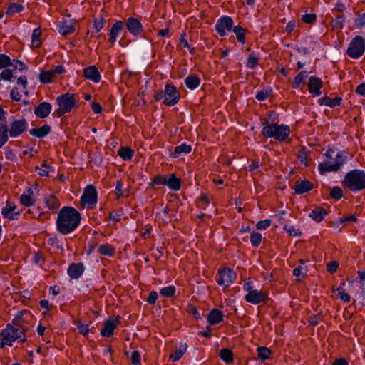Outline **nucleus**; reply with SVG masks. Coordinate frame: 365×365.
<instances>
[{
    "label": "nucleus",
    "mask_w": 365,
    "mask_h": 365,
    "mask_svg": "<svg viewBox=\"0 0 365 365\" xmlns=\"http://www.w3.org/2000/svg\"><path fill=\"white\" fill-rule=\"evenodd\" d=\"M81 213L71 206H64L58 212L56 219V229L61 235L73 232L80 225Z\"/></svg>",
    "instance_id": "obj_1"
},
{
    "label": "nucleus",
    "mask_w": 365,
    "mask_h": 365,
    "mask_svg": "<svg viewBox=\"0 0 365 365\" xmlns=\"http://www.w3.org/2000/svg\"><path fill=\"white\" fill-rule=\"evenodd\" d=\"M347 153L344 150L335 152L328 148L324 153V160L319 163L318 169L320 174L324 175L329 172H336L346 163Z\"/></svg>",
    "instance_id": "obj_2"
},
{
    "label": "nucleus",
    "mask_w": 365,
    "mask_h": 365,
    "mask_svg": "<svg viewBox=\"0 0 365 365\" xmlns=\"http://www.w3.org/2000/svg\"><path fill=\"white\" fill-rule=\"evenodd\" d=\"M289 126L285 124L272 123L264 125L262 134L266 138H272L277 141H284L290 135Z\"/></svg>",
    "instance_id": "obj_3"
},
{
    "label": "nucleus",
    "mask_w": 365,
    "mask_h": 365,
    "mask_svg": "<svg viewBox=\"0 0 365 365\" xmlns=\"http://www.w3.org/2000/svg\"><path fill=\"white\" fill-rule=\"evenodd\" d=\"M344 182L353 192L365 189V172L360 170H353L346 175Z\"/></svg>",
    "instance_id": "obj_4"
},
{
    "label": "nucleus",
    "mask_w": 365,
    "mask_h": 365,
    "mask_svg": "<svg viewBox=\"0 0 365 365\" xmlns=\"http://www.w3.org/2000/svg\"><path fill=\"white\" fill-rule=\"evenodd\" d=\"M151 185L155 187L157 185H163L170 190L176 192L180 190L182 186V180L176 176L175 173H170L168 175H157L151 180Z\"/></svg>",
    "instance_id": "obj_5"
},
{
    "label": "nucleus",
    "mask_w": 365,
    "mask_h": 365,
    "mask_svg": "<svg viewBox=\"0 0 365 365\" xmlns=\"http://www.w3.org/2000/svg\"><path fill=\"white\" fill-rule=\"evenodd\" d=\"M56 101L58 106L56 113L59 118L63 117L65 114L70 113L74 108L78 106L75 96L68 92L57 96Z\"/></svg>",
    "instance_id": "obj_6"
},
{
    "label": "nucleus",
    "mask_w": 365,
    "mask_h": 365,
    "mask_svg": "<svg viewBox=\"0 0 365 365\" xmlns=\"http://www.w3.org/2000/svg\"><path fill=\"white\" fill-rule=\"evenodd\" d=\"M155 98L157 101L163 99V103L169 106L176 104L180 98L176 87L173 84H167L164 91L155 93Z\"/></svg>",
    "instance_id": "obj_7"
},
{
    "label": "nucleus",
    "mask_w": 365,
    "mask_h": 365,
    "mask_svg": "<svg viewBox=\"0 0 365 365\" xmlns=\"http://www.w3.org/2000/svg\"><path fill=\"white\" fill-rule=\"evenodd\" d=\"M11 119H12V120L8 125V131L11 138H19L27 131L29 123L24 117L16 119V117L13 115Z\"/></svg>",
    "instance_id": "obj_8"
},
{
    "label": "nucleus",
    "mask_w": 365,
    "mask_h": 365,
    "mask_svg": "<svg viewBox=\"0 0 365 365\" xmlns=\"http://www.w3.org/2000/svg\"><path fill=\"white\" fill-rule=\"evenodd\" d=\"M365 51V43L361 36H356L350 43L347 54L352 58H359Z\"/></svg>",
    "instance_id": "obj_9"
},
{
    "label": "nucleus",
    "mask_w": 365,
    "mask_h": 365,
    "mask_svg": "<svg viewBox=\"0 0 365 365\" xmlns=\"http://www.w3.org/2000/svg\"><path fill=\"white\" fill-rule=\"evenodd\" d=\"M218 277L216 279L218 285L228 287L235 280L237 275L236 273L230 268H224L217 272Z\"/></svg>",
    "instance_id": "obj_10"
},
{
    "label": "nucleus",
    "mask_w": 365,
    "mask_h": 365,
    "mask_svg": "<svg viewBox=\"0 0 365 365\" xmlns=\"http://www.w3.org/2000/svg\"><path fill=\"white\" fill-rule=\"evenodd\" d=\"M233 24V20L230 16H222L217 21L215 28L218 35L223 37L232 30Z\"/></svg>",
    "instance_id": "obj_11"
},
{
    "label": "nucleus",
    "mask_w": 365,
    "mask_h": 365,
    "mask_svg": "<svg viewBox=\"0 0 365 365\" xmlns=\"http://www.w3.org/2000/svg\"><path fill=\"white\" fill-rule=\"evenodd\" d=\"M5 329H7L10 334V341L13 344V342L18 341L19 343H24L26 341L25 336L26 330L23 328L16 327L11 323H8L6 325Z\"/></svg>",
    "instance_id": "obj_12"
},
{
    "label": "nucleus",
    "mask_w": 365,
    "mask_h": 365,
    "mask_svg": "<svg viewBox=\"0 0 365 365\" xmlns=\"http://www.w3.org/2000/svg\"><path fill=\"white\" fill-rule=\"evenodd\" d=\"M81 202L85 205L93 206L97 204L98 192L96 187L93 185H88L84 190L81 197Z\"/></svg>",
    "instance_id": "obj_13"
},
{
    "label": "nucleus",
    "mask_w": 365,
    "mask_h": 365,
    "mask_svg": "<svg viewBox=\"0 0 365 365\" xmlns=\"http://www.w3.org/2000/svg\"><path fill=\"white\" fill-rule=\"evenodd\" d=\"M120 316L110 317L104 321L103 327L101 330V335L103 337H111L115 328L120 324Z\"/></svg>",
    "instance_id": "obj_14"
},
{
    "label": "nucleus",
    "mask_w": 365,
    "mask_h": 365,
    "mask_svg": "<svg viewBox=\"0 0 365 365\" xmlns=\"http://www.w3.org/2000/svg\"><path fill=\"white\" fill-rule=\"evenodd\" d=\"M246 302L253 304H258L262 302H264L268 299L267 294L262 290H252L245 296Z\"/></svg>",
    "instance_id": "obj_15"
},
{
    "label": "nucleus",
    "mask_w": 365,
    "mask_h": 365,
    "mask_svg": "<svg viewBox=\"0 0 365 365\" xmlns=\"http://www.w3.org/2000/svg\"><path fill=\"white\" fill-rule=\"evenodd\" d=\"M16 206L14 203H11L9 200L6 201V206L2 208L1 214L4 218L9 220H16L18 216L21 215V211H16Z\"/></svg>",
    "instance_id": "obj_16"
},
{
    "label": "nucleus",
    "mask_w": 365,
    "mask_h": 365,
    "mask_svg": "<svg viewBox=\"0 0 365 365\" xmlns=\"http://www.w3.org/2000/svg\"><path fill=\"white\" fill-rule=\"evenodd\" d=\"M125 25L128 32L133 36H138L143 31V25L137 18L129 17Z\"/></svg>",
    "instance_id": "obj_17"
},
{
    "label": "nucleus",
    "mask_w": 365,
    "mask_h": 365,
    "mask_svg": "<svg viewBox=\"0 0 365 365\" xmlns=\"http://www.w3.org/2000/svg\"><path fill=\"white\" fill-rule=\"evenodd\" d=\"M85 271V266L82 262L71 263L67 269V274L71 279H78Z\"/></svg>",
    "instance_id": "obj_18"
},
{
    "label": "nucleus",
    "mask_w": 365,
    "mask_h": 365,
    "mask_svg": "<svg viewBox=\"0 0 365 365\" xmlns=\"http://www.w3.org/2000/svg\"><path fill=\"white\" fill-rule=\"evenodd\" d=\"M124 24L121 20H116L112 25L108 32L109 39L108 41L113 46L117 41L118 36L123 31Z\"/></svg>",
    "instance_id": "obj_19"
},
{
    "label": "nucleus",
    "mask_w": 365,
    "mask_h": 365,
    "mask_svg": "<svg viewBox=\"0 0 365 365\" xmlns=\"http://www.w3.org/2000/svg\"><path fill=\"white\" fill-rule=\"evenodd\" d=\"M52 111V105L46 101L41 102L34 108V115L39 118H47Z\"/></svg>",
    "instance_id": "obj_20"
},
{
    "label": "nucleus",
    "mask_w": 365,
    "mask_h": 365,
    "mask_svg": "<svg viewBox=\"0 0 365 365\" xmlns=\"http://www.w3.org/2000/svg\"><path fill=\"white\" fill-rule=\"evenodd\" d=\"M322 86V81L321 78L315 76H311L309 78L308 88L309 93L313 96H319L322 94L321 88Z\"/></svg>",
    "instance_id": "obj_21"
},
{
    "label": "nucleus",
    "mask_w": 365,
    "mask_h": 365,
    "mask_svg": "<svg viewBox=\"0 0 365 365\" xmlns=\"http://www.w3.org/2000/svg\"><path fill=\"white\" fill-rule=\"evenodd\" d=\"M83 76L88 80L94 83H98L101 79V75L96 66H89L83 69Z\"/></svg>",
    "instance_id": "obj_22"
},
{
    "label": "nucleus",
    "mask_w": 365,
    "mask_h": 365,
    "mask_svg": "<svg viewBox=\"0 0 365 365\" xmlns=\"http://www.w3.org/2000/svg\"><path fill=\"white\" fill-rule=\"evenodd\" d=\"M51 132V128L48 124H43L40 128H34L29 130V134L33 137L42 139Z\"/></svg>",
    "instance_id": "obj_23"
},
{
    "label": "nucleus",
    "mask_w": 365,
    "mask_h": 365,
    "mask_svg": "<svg viewBox=\"0 0 365 365\" xmlns=\"http://www.w3.org/2000/svg\"><path fill=\"white\" fill-rule=\"evenodd\" d=\"M58 31L63 36H67L74 32V25L71 20L63 19L58 24Z\"/></svg>",
    "instance_id": "obj_24"
},
{
    "label": "nucleus",
    "mask_w": 365,
    "mask_h": 365,
    "mask_svg": "<svg viewBox=\"0 0 365 365\" xmlns=\"http://www.w3.org/2000/svg\"><path fill=\"white\" fill-rule=\"evenodd\" d=\"M313 188V184L309 180H300L295 182L294 189L297 194L308 192Z\"/></svg>",
    "instance_id": "obj_25"
},
{
    "label": "nucleus",
    "mask_w": 365,
    "mask_h": 365,
    "mask_svg": "<svg viewBox=\"0 0 365 365\" xmlns=\"http://www.w3.org/2000/svg\"><path fill=\"white\" fill-rule=\"evenodd\" d=\"M223 318V313L217 309H214L209 312L207 317V322L211 325H215L222 322Z\"/></svg>",
    "instance_id": "obj_26"
},
{
    "label": "nucleus",
    "mask_w": 365,
    "mask_h": 365,
    "mask_svg": "<svg viewBox=\"0 0 365 365\" xmlns=\"http://www.w3.org/2000/svg\"><path fill=\"white\" fill-rule=\"evenodd\" d=\"M327 215V212L325 209L317 207L310 212L309 216L317 222H320L325 218Z\"/></svg>",
    "instance_id": "obj_27"
},
{
    "label": "nucleus",
    "mask_w": 365,
    "mask_h": 365,
    "mask_svg": "<svg viewBox=\"0 0 365 365\" xmlns=\"http://www.w3.org/2000/svg\"><path fill=\"white\" fill-rule=\"evenodd\" d=\"M201 80L197 75L191 74L187 76L185 79L186 86L190 89L194 90L197 88L200 84Z\"/></svg>",
    "instance_id": "obj_28"
},
{
    "label": "nucleus",
    "mask_w": 365,
    "mask_h": 365,
    "mask_svg": "<svg viewBox=\"0 0 365 365\" xmlns=\"http://www.w3.org/2000/svg\"><path fill=\"white\" fill-rule=\"evenodd\" d=\"M10 135L8 131V125L6 123H0V148L9 140Z\"/></svg>",
    "instance_id": "obj_29"
},
{
    "label": "nucleus",
    "mask_w": 365,
    "mask_h": 365,
    "mask_svg": "<svg viewBox=\"0 0 365 365\" xmlns=\"http://www.w3.org/2000/svg\"><path fill=\"white\" fill-rule=\"evenodd\" d=\"M98 252L102 255L110 257L115 255V250L112 245L106 243L98 247Z\"/></svg>",
    "instance_id": "obj_30"
},
{
    "label": "nucleus",
    "mask_w": 365,
    "mask_h": 365,
    "mask_svg": "<svg viewBox=\"0 0 365 365\" xmlns=\"http://www.w3.org/2000/svg\"><path fill=\"white\" fill-rule=\"evenodd\" d=\"M341 100L342 99L340 97L331 98L330 97L326 96L320 100L319 104L334 108L339 106L341 103Z\"/></svg>",
    "instance_id": "obj_31"
},
{
    "label": "nucleus",
    "mask_w": 365,
    "mask_h": 365,
    "mask_svg": "<svg viewBox=\"0 0 365 365\" xmlns=\"http://www.w3.org/2000/svg\"><path fill=\"white\" fill-rule=\"evenodd\" d=\"M24 6L17 2L10 3L6 9V14L7 16H12L24 11Z\"/></svg>",
    "instance_id": "obj_32"
},
{
    "label": "nucleus",
    "mask_w": 365,
    "mask_h": 365,
    "mask_svg": "<svg viewBox=\"0 0 365 365\" xmlns=\"http://www.w3.org/2000/svg\"><path fill=\"white\" fill-rule=\"evenodd\" d=\"M16 77V76L14 74V70H11L8 67L4 68L3 71L0 73V82L2 81L13 82Z\"/></svg>",
    "instance_id": "obj_33"
},
{
    "label": "nucleus",
    "mask_w": 365,
    "mask_h": 365,
    "mask_svg": "<svg viewBox=\"0 0 365 365\" xmlns=\"http://www.w3.org/2000/svg\"><path fill=\"white\" fill-rule=\"evenodd\" d=\"M232 31L235 34L237 41L242 44H245L246 43L245 34H247V30L238 25L234 26Z\"/></svg>",
    "instance_id": "obj_34"
},
{
    "label": "nucleus",
    "mask_w": 365,
    "mask_h": 365,
    "mask_svg": "<svg viewBox=\"0 0 365 365\" xmlns=\"http://www.w3.org/2000/svg\"><path fill=\"white\" fill-rule=\"evenodd\" d=\"M134 151L129 147H121L118 150V155L125 161H129L132 159Z\"/></svg>",
    "instance_id": "obj_35"
},
{
    "label": "nucleus",
    "mask_w": 365,
    "mask_h": 365,
    "mask_svg": "<svg viewBox=\"0 0 365 365\" xmlns=\"http://www.w3.org/2000/svg\"><path fill=\"white\" fill-rule=\"evenodd\" d=\"M29 312L26 310H21L16 312L13 320L12 324L16 327L23 328V324L25 322L23 317L24 314H29Z\"/></svg>",
    "instance_id": "obj_36"
},
{
    "label": "nucleus",
    "mask_w": 365,
    "mask_h": 365,
    "mask_svg": "<svg viewBox=\"0 0 365 365\" xmlns=\"http://www.w3.org/2000/svg\"><path fill=\"white\" fill-rule=\"evenodd\" d=\"M10 334L7 329H3L0 333V348L3 349L6 345L12 346L13 344L11 343Z\"/></svg>",
    "instance_id": "obj_37"
},
{
    "label": "nucleus",
    "mask_w": 365,
    "mask_h": 365,
    "mask_svg": "<svg viewBox=\"0 0 365 365\" xmlns=\"http://www.w3.org/2000/svg\"><path fill=\"white\" fill-rule=\"evenodd\" d=\"M307 77V73L305 71L299 72L294 78L292 82L293 88H298L300 85L304 83L305 79Z\"/></svg>",
    "instance_id": "obj_38"
},
{
    "label": "nucleus",
    "mask_w": 365,
    "mask_h": 365,
    "mask_svg": "<svg viewBox=\"0 0 365 365\" xmlns=\"http://www.w3.org/2000/svg\"><path fill=\"white\" fill-rule=\"evenodd\" d=\"M41 35V27L38 26L33 30L31 34V43L35 46V47L38 48L41 45V41L40 39Z\"/></svg>",
    "instance_id": "obj_39"
},
{
    "label": "nucleus",
    "mask_w": 365,
    "mask_h": 365,
    "mask_svg": "<svg viewBox=\"0 0 365 365\" xmlns=\"http://www.w3.org/2000/svg\"><path fill=\"white\" fill-rule=\"evenodd\" d=\"M219 356L221 360L225 363H230L233 361V353L229 349H222L220 350Z\"/></svg>",
    "instance_id": "obj_40"
},
{
    "label": "nucleus",
    "mask_w": 365,
    "mask_h": 365,
    "mask_svg": "<svg viewBox=\"0 0 365 365\" xmlns=\"http://www.w3.org/2000/svg\"><path fill=\"white\" fill-rule=\"evenodd\" d=\"M106 24V19L101 15L98 17L93 19V29L96 33H99L101 30L105 26Z\"/></svg>",
    "instance_id": "obj_41"
},
{
    "label": "nucleus",
    "mask_w": 365,
    "mask_h": 365,
    "mask_svg": "<svg viewBox=\"0 0 365 365\" xmlns=\"http://www.w3.org/2000/svg\"><path fill=\"white\" fill-rule=\"evenodd\" d=\"M53 73L50 71L41 70L38 75V80L42 83H50L52 82Z\"/></svg>",
    "instance_id": "obj_42"
},
{
    "label": "nucleus",
    "mask_w": 365,
    "mask_h": 365,
    "mask_svg": "<svg viewBox=\"0 0 365 365\" xmlns=\"http://www.w3.org/2000/svg\"><path fill=\"white\" fill-rule=\"evenodd\" d=\"M182 345L180 344L179 348L169 356V361L171 362L170 365H175V363L178 361L182 358Z\"/></svg>",
    "instance_id": "obj_43"
},
{
    "label": "nucleus",
    "mask_w": 365,
    "mask_h": 365,
    "mask_svg": "<svg viewBox=\"0 0 365 365\" xmlns=\"http://www.w3.org/2000/svg\"><path fill=\"white\" fill-rule=\"evenodd\" d=\"M257 356L259 359L265 361L269 359L271 351L266 346H260L257 349Z\"/></svg>",
    "instance_id": "obj_44"
},
{
    "label": "nucleus",
    "mask_w": 365,
    "mask_h": 365,
    "mask_svg": "<svg viewBox=\"0 0 365 365\" xmlns=\"http://www.w3.org/2000/svg\"><path fill=\"white\" fill-rule=\"evenodd\" d=\"M45 203L47 207L53 211L60 207V202L53 195L51 196L50 198L46 199Z\"/></svg>",
    "instance_id": "obj_45"
},
{
    "label": "nucleus",
    "mask_w": 365,
    "mask_h": 365,
    "mask_svg": "<svg viewBox=\"0 0 365 365\" xmlns=\"http://www.w3.org/2000/svg\"><path fill=\"white\" fill-rule=\"evenodd\" d=\"M20 202L25 207H31L34 205L36 200L33 197H30L26 194H21L20 196Z\"/></svg>",
    "instance_id": "obj_46"
},
{
    "label": "nucleus",
    "mask_w": 365,
    "mask_h": 365,
    "mask_svg": "<svg viewBox=\"0 0 365 365\" xmlns=\"http://www.w3.org/2000/svg\"><path fill=\"white\" fill-rule=\"evenodd\" d=\"M262 236L261 233L253 231L250 234V242L253 247H258L262 242Z\"/></svg>",
    "instance_id": "obj_47"
},
{
    "label": "nucleus",
    "mask_w": 365,
    "mask_h": 365,
    "mask_svg": "<svg viewBox=\"0 0 365 365\" xmlns=\"http://www.w3.org/2000/svg\"><path fill=\"white\" fill-rule=\"evenodd\" d=\"M76 327L78 332L83 336H87L91 331L88 324H84L81 321L76 322Z\"/></svg>",
    "instance_id": "obj_48"
},
{
    "label": "nucleus",
    "mask_w": 365,
    "mask_h": 365,
    "mask_svg": "<svg viewBox=\"0 0 365 365\" xmlns=\"http://www.w3.org/2000/svg\"><path fill=\"white\" fill-rule=\"evenodd\" d=\"M175 291L176 289L173 285H169L160 289V294L163 297H170L175 294Z\"/></svg>",
    "instance_id": "obj_49"
},
{
    "label": "nucleus",
    "mask_w": 365,
    "mask_h": 365,
    "mask_svg": "<svg viewBox=\"0 0 365 365\" xmlns=\"http://www.w3.org/2000/svg\"><path fill=\"white\" fill-rule=\"evenodd\" d=\"M297 156L302 164H304L306 166L309 165V154L304 148H302L299 150Z\"/></svg>",
    "instance_id": "obj_50"
},
{
    "label": "nucleus",
    "mask_w": 365,
    "mask_h": 365,
    "mask_svg": "<svg viewBox=\"0 0 365 365\" xmlns=\"http://www.w3.org/2000/svg\"><path fill=\"white\" fill-rule=\"evenodd\" d=\"M48 244L53 247L61 250L62 252L64 250L63 242L57 237H50L48 240Z\"/></svg>",
    "instance_id": "obj_51"
},
{
    "label": "nucleus",
    "mask_w": 365,
    "mask_h": 365,
    "mask_svg": "<svg viewBox=\"0 0 365 365\" xmlns=\"http://www.w3.org/2000/svg\"><path fill=\"white\" fill-rule=\"evenodd\" d=\"M271 93H272L271 88L258 91L255 95V98L257 100H258L259 101H262L267 99L271 96Z\"/></svg>",
    "instance_id": "obj_52"
},
{
    "label": "nucleus",
    "mask_w": 365,
    "mask_h": 365,
    "mask_svg": "<svg viewBox=\"0 0 365 365\" xmlns=\"http://www.w3.org/2000/svg\"><path fill=\"white\" fill-rule=\"evenodd\" d=\"M11 64L10 57L4 53H0V70L8 68Z\"/></svg>",
    "instance_id": "obj_53"
},
{
    "label": "nucleus",
    "mask_w": 365,
    "mask_h": 365,
    "mask_svg": "<svg viewBox=\"0 0 365 365\" xmlns=\"http://www.w3.org/2000/svg\"><path fill=\"white\" fill-rule=\"evenodd\" d=\"M330 196L334 200H339L343 196L342 189L338 186L334 187L330 191Z\"/></svg>",
    "instance_id": "obj_54"
},
{
    "label": "nucleus",
    "mask_w": 365,
    "mask_h": 365,
    "mask_svg": "<svg viewBox=\"0 0 365 365\" xmlns=\"http://www.w3.org/2000/svg\"><path fill=\"white\" fill-rule=\"evenodd\" d=\"M258 64V58L255 54L251 53L247 58V67L254 68Z\"/></svg>",
    "instance_id": "obj_55"
},
{
    "label": "nucleus",
    "mask_w": 365,
    "mask_h": 365,
    "mask_svg": "<svg viewBox=\"0 0 365 365\" xmlns=\"http://www.w3.org/2000/svg\"><path fill=\"white\" fill-rule=\"evenodd\" d=\"M284 230L292 236L297 237L302 235L300 230L292 225H286L284 227Z\"/></svg>",
    "instance_id": "obj_56"
},
{
    "label": "nucleus",
    "mask_w": 365,
    "mask_h": 365,
    "mask_svg": "<svg viewBox=\"0 0 365 365\" xmlns=\"http://www.w3.org/2000/svg\"><path fill=\"white\" fill-rule=\"evenodd\" d=\"M9 95L10 98L14 101H20L22 96L20 92L19 91L18 88L16 86H14L12 88V89L10 91Z\"/></svg>",
    "instance_id": "obj_57"
},
{
    "label": "nucleus",
    "mask_w": 365,
    "mask_h": 365,
    "mask_svg": "<svg viewBox=\"0 0 365 365\" xmlns=\"http://www.w3.org/2000/svg\"><path fill=\"white\" fill-rule=\"evenodd\" d=\"M271 225V220L269 219H265L263 220H259L256 224V228L257 230H264L267 229Z\"/></svg>",
    "instance_id": "obj_58"
},
{
    "label": "nucleus",
    "mask_w": 365,
    "mask_h": 365,
    "mask_svg": "<svg viewBox=\"0 0 365 365\" xmlns=\"http://www.w3.org/2000/svg\"><path fill=\"white\" fill-rule=\"evenodd\" d=\"M140 353L138 351H133L131 354V363L133 365L140 364Z\"/></svg>",
    "instance_id": "obj_59"
},
{
    "label": "nucleus",
    "mask_w": 365,
    "mask_h": 365,
    "mask_svg": "<svg viewBox=\"0 0 365 365\" xmlns=\"http://www.w3.org/2000/svg\"><path fill=\"white\" fill-rule=\"evenodd\" d=\"M44 261H45V259L41 252H35L34 253V255L32 257V262L35 265H38L40 267H41V265L40 264V263L41 262H43Z\"/></svg>",
    "instance_id": "obj_60"
},
{
    "label": "nucleus",
    "mask_w": 365,
    "mask_h": 365,
    "mask_svg": "<svg viewBox=\"0 0 365 365\" xmlns=\"http://www.w3.org/2000/svg\"><path fill=\"white\" fill-rule=\"evenodd\" d=\"M187 312L193 316L195 319H200V314L197 311V308L192 304H188L187 307Z\"/></svg>",
    "instance_id": "obj_61"
},
{
    "label": "nucleus",
    "mask_w": 365,
    "mask_h": 365,
    "mask_svg": "<svg viewBox=\"0 0 365 365\" xmlns=\"http://www.w3.org/2000/svg\"><path fill=\"white\" fill-rule=\"evenodd\" d=\"M5 150V157L9 160L15 161L16 160L17 158L13 150L8 146L4 148Z\"/></svg>",
    "instance_id": "obj_62"
},
{
    "label": "nucleus",
    "mask_w": 365,
    "mask_h": 365,
    "mask_svg": "<svg viewBox=\"0 0 365 365\" xmlns=\"http://www.w3.org/2000/svg\"><path fill=\"white\" fill-rule=\"evenodd\" d=\"M316 17L314 14H306L302 16V19L307 24H312L316 21Z\"/></svg>",
    "instance_id": "obj_63"
},
{
    "label": "nucleus",
    "mask_w": 365,
    "mask_h": 365,
    "mask_svg": "<svg viewBox=\"0 0 365 365\" xmlns=\"http://www.w3.org/2000/svg\"><path fill=\"white\" fill-rule=\"evenodd\" d=\"M293 274L296 277H304L306 270L302 265H299L293 270Z\"/></svg>",
    "instance_id": "obj_64"
}]
</instances>
